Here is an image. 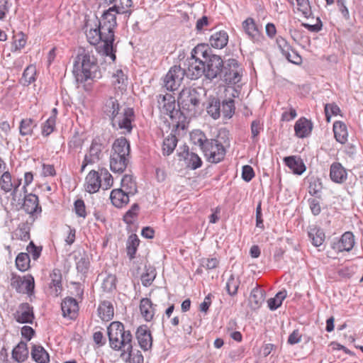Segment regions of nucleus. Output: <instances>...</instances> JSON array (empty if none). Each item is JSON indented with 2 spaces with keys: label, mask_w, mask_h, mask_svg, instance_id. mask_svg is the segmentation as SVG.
Here are the masks:
<instances>
[{
  "label": "nucleus",
  "mask_w": 363,
  "mask_h": 363,
  "mask_svg": "<svg viewBox=\"0 0 363 363\" xmlns=\"http://www.w3.org/2000/svg\"><path fill=\"white\" fill-rule=\"evenodd\" d=\"M139 308L141 315L146 321H150L152 320L155 315V309L154 305L150 298H141Z\"/></svg>",
  "instance_id": "29"
},
{
  "label": "nucleus",
  "mask_w": 363,
  "mask_h": 363,
  "mask_svg": "<svg viewBox=\"0 0 363 363\" xmlns=\"http://www.w3.org/2000/svg\"><path fill=\"white\" fill-rule=\"evenodd\" d=\"M72 73L77 83H84L89 79L95 80L102 77L97 59L84 48L79 50L75 57Z\"/></svg>",
  "instance_id": "1"
},
{
  "label": "nucleus",
  "mask_w": 363,
  "mask_h": 363,
  "mask_svg": "<svg viewBox=\"0 0 363 363\" xmlns=\"http://www.w3.org/2000/svg\"><path fill=\"white\" fill-rule=\"evenodd\" d=\"M240 284V281L239 278H235V275L232 274L228 279L225 285L228 294L231 296H235L238 293Z\"/></svg>",
  "instance_id": "52"
},
{
  "label": "nucleus",
  "mask_w": 363,
  "mask_h": 363,
  "mask_svg": "<svg viewBox=\"0 0 363 363\" xmlns=\"http://www.w3.org/2000/svg\"><path fill=\"white\" fill-rule=\"evenodd\" d=\"M334 135L337 142L345 144L347 140V129L345 123L342 121H335L333 124Z\"/></svg>",
  "instance_id": "35"
},
{
  "label": "nucleus",
  "mask_w": 363,
  "mask_h": 363,
  "mask_svg": "<svg viewBox=\"0 0 363 363\" xmlns=\"http://www.w3.org/2000/svg\"><path fill=\"white\" fill-rule=\"evenodd\" d=\"M221 103L220 100L214 96H211L206 107L207 113L213 118L218 119L221 114Z\"/></svg>",
  "instance_id": "37"
},
{
  "label": "nucleus",
  "mask_w": 363,
  "mask_h": 363,
  "mask_svg": "<svg viewBox=\"0 0 363 363\" xmlns=\"http://www.w3.org/2000/svg\"><path fill=\"white\" fill-rule=\"evenodd\" d=\"M36 68L33 65L28 66L23 71L21 79V84L23 86H28L35 81Z\"/></svg>",
  "instance_id": "43"
},
{
  "label": "nucleus",
  "mask_w": 363,
  "mask_h": 363,
  "mask_svg": "<svg viewBox=\"0 0 363 363\" xmlns=\"http://www.w3.org/2000/svg\"><path fill=\"white\" fill-rule=\"evenodd\" d=\"M228 42V35L225 30H219L211 35L209 39L211 45L216 49H222Z\"/></svg>",
  "instance_id": "31"
},
{
  "label": "nucleus",
  "mask_w": 363,
  "mask_h": 363,
  "mask_svg": "<svg viewBox=\"0 0 363 363\" xmlns=\"http://www.w3.org/2000/svg\"><path fill=\"white\" fill-rule=\"evenodd\" d=\"M218 264L219 260L216 257L203 258L201 259V266L208 270L216 269Z\"/></svg>",
  "instance_id": "61"
},
{
  "label": "nucleus",
  "mask_w": 363,
  "mask_h": 363,
  "mask_svg": "<svg viewBox=\"0 0 363 363\" xmlns=\"http://www.w3.org/2000/svg\"><path fill=\"white\" fill-rule=\"evenodd\" d=\"M204 58L206 59L204 62L205 77L211 81L219 79L225 60L219 55H208V53Z\"/></svg>",
  "instance_id": "9"
},
{
  "label": "nucleus",
  "mask_w": 363,
  "mask_h": 363,
  "mask_svg": "<svg viewBox=\"0 0 363 363\" xmlns=\"http://www.w3.org/2000/svg\"><path fill=\"white\" fill-rule=\"evenodd\" d=\"M298 20L302 22V26L303 27H305L311 32L317 33L322 29L323 24L320 18L318 17H317L316 18L313 17V21L308 19L309 21V22L308 23L303 22L301 18H298Z\"/></svg>",
  "instance_id": "55"
},
{
  "label": "nucleus",
  "mask_w": 363,
  "mask_h": 363,
  "mask_svg": "<svg viewBox=\"0 0 363 363\" xmlns=\"http://www.w3.org/2000/svg\"><path fill=\"white\" fill-rule=\"evenodd\" d=\"M243 69L240 63L235 58L225 60L219 79L225 85L233 86L241 82Z\"/></svg>",
  "instance_id": "7"
},
{
  "label": "nucleus",
  "mask_w": 363,
  "mask_h": 363,
  "mask_svg": "<svg viewBox=\"0 0 363 363\" xmlns=\"http://www.w3.org/2000/svg\"><path fill=\"white\" fill-rule=\"evenodd\" d=\"M203 46H196L191 53V57L188 58L184 63L186 67L182 68L185 72V75L191 79H197L203 74L205 76L204 62L196 57V55L201 53L203 57L207 55V50H203Z\"/></svg>",
  "instance_id": "6"
},
{
  "label": "nucleus",
  "mask_w": 363,
  "mask_h": 363,
  "mask_svg": "<svg viewBox=\"0 0 363 363\" xmlns=\"http://www.w3.org/2000/svg\"><path fill=\"white\" fill-rule=\"evenodd\" d=\"M158 107L161 111L168 115L172 120L180 118L184 113L180 109H176L174 97L170 94L157 96Z\"/></svg>",
  "instance_id": "12"
},
{
  "label": "nucleus",
  "mask_w": 363,
  "mask_h": 363,
  "mask_svg": "<svg viewBox=\"0 0 363 363\" xmlns=\"http://www.w3.org/2000/svg\"><path fill=\"white\" fill-rule=\"evenodd\" d=\"M94 28L91 27L89 30L86 31V36L87 41L92 45H97L100 42H102L100 35V29L97 26L95 21Z\"/></svg>",
  "instance_id": "45"
},
{
  "label": "nucleus",
  "mask_w": 363,
  "mask_h": 363,
  "mask_svg": "<svg viewBox=\"0 0 363 363\" xmlns=\"http://www.w3.org/2000/svg\"><path fill=\"white\" fill-rule=\"evenodd\" d=\"M18 310L13 313L15 320L18 323H33L35 318L33 307L28 303H21Z\"/></svg>",
  "instance_id": "19"
},
{
  "label": "nucleus",
  "mask_w": 363,
  "mask_h": 363,
  "mask_svg": "<svg viewBox=\"0 0 363 363\" xmlns=\"http://www.w3.org/2000/svg\"><path fill=\"white\" fill-rule=\"evenodd\" d=\"M116 277L115 275L109 274L103 280L101 288L105 292H111L116 287Z\"/></svg>",
  "instance_id": "56"
},
{
  "label": "nucleus",
  "mask_w": 363,
  "mask_h": 363,
  "mask_svg": "<svg viewBox=\"0 0 363 363\" xmlns=\"http://www.w3.org/2000/svg\"><path fill=\"white\" fill-rule=\"evenodd\" d=\"M28 348L27 344L21 341L12 350L11 356L18 363L24 362L28 357Z\"/></svg>",
  "instance_id": "30"
},
{
  "label": "nucleus",
  "mask_w": 363,
  "mask_h": 363,
  "mask_svg": "<svg viewBox=\"0 0 363 363\" xmlns=\"http://www.w3.org/2000/svg\"><path fill=\"white\" fill-rule=\"evenodd\" d=\"M313 124L312 121L305 117L296 121V137L304 138L311 135Z\"/></svg>",
  "instance_id": "27"
},
{
  "label": "nucleus",
  "mask_w": 363,
  "mask_h": 363,
  "mask_svg": "<svg viewBox=\"0 0 363 363\" xmlns=\"http://www.w3.org/2000/svg\"><path fill=\"white\" fill-rule=\"evenodd\" d=\"M30 256L28 253L21 252L16 258V268L21 272H26L30 268Z\"/></svg>",
  "instance_id": "47"
},
{
  "label": "nucleus",
  "mask_w": 363,
  "mask_h": 363,
  "mask_svg": "<svg viewBox=\"0 0 363 363\" xmlns=\"http://www.w3.org/2000/svg\"><path fill=\"white\" fill-rule=\"evenodd\" d=\"M31 357L37 363H48L50 356L41 345H33L31 349Z\"/></svg>",
  "instance_id": "34"
},
{
  "label": "nucleus",
  "mask_w": 363,
  "mask_h": 363,
  "mask_svg": "<svg viewBox=\"0 0 363 363\" xmlns=\"http://www.w3.org/2000/svg\"><path fill=\"white\" fill-rule=\"evenodd\" d=\"M122 358L129 363H143L144 362V357L139 350H137L136 353H134L133 350L131 352H127L125 357Z\"/></svg>",
  "instance_id": "57"
},
{
  "label": "nucleus",
  "mask_w": 363,
  "mask_h": 363,
  "mask_svg": "<svg viewBox=\"0 0 363 363\" xmlns=\"http://www.w3.org/2000/svg\"><path fill=\"white\" fill-rule=\"evenodd\" d=\"M135 337L139 346L143 351H148L152 348V337L147 325H142L137 328Z\"/></svg>",
  "instance_id": "18"
},
{
  "label": "nucleus",
  "mask_w": 363,
  "mask_h": 363,
  "mask_svg": "<svg viewBox=\"0 0 363 363\" xmlns=\"http://www.w3.org/2000/svg\"><path fill=\"white\" fill-rule=\"evenodd\" d=\"M340 112V108L335 103L326 104L325 106V114L328 122H330L332 116H337Z\"/></svg>",
  "instance_id": "58"
},
{
  "label": "nucleus",
  "mask_w": 363,
  "mask_h": 363,
  "mask_svg": "<svg viewBox=\"0 0 363 363\" xmlns=\"http://www.w3.org/2000/svg\"><path fill=\"white\" fill-rule=\"evenodd\" d=\"M264 291L258 287L252 290L249 297V305L252 310L255 311L261 306L264 299Z\"/></svg>",
  "instance_id": "32"
},
{
  "label": "nucleus",
  "mask_w": 363,
  "mask_h": 363,
  "mask_svg": "<svg viewBox=\"0 0 363 363\" xmlns=\"http://www.w3.org/2000/svg\"><path fill=\"white\" fill-rule=\"evenodd\" d=\"M11 286L14 289L17 293L32 295L35 289L34 278L31 274L21 277L12 273Z\"/></svg>",
  "instance_id": "11"
},
{
  "label": "nucleus",
  "mask_w": 363,
  "mask_h": 363,
  "mask_svg": "<svg viewBox=\"0 0 363 363\" xmlns=\"http://www.w3.org/2000/svg\"><path fill=\"white\" fill-rule=\"evenodd\" d=\"M130 196V194L125 192L122 189H113L110 194V199L115 207L121 208L129 203Z\"/></svg>",
  "instance_id": "25"
},
{
  "label": "nucleus",
  "mask_w": 363,
  "mask_h": 363,
  "mask_svg": "<svg viewBox=\"0 0 363 363\" xmlns=\"http://www.w3.org/2000/svg\"><path fill=\"white\" fill-rule=\"evenodd\" d=\"M62 315L70 319H74L79 311L77 300L72 297H66L61 303Z\"/></svg>",
  "instance_id": "21"
},
{
  "label": "nucleus",
  "mask_w": 363,
  "mask_h": 363,
  "mask_svg": "<svg viewBox=\"0 0 363 363\" xmlns=\"http://www.w3.org/2000/svg\"><path fill=\"white\" fill-rule=\"evenodd\" d=\"M296 13H300L301 18L313 21L311 6L308 0H296Z\"/></svg>",
  "instance_id": "36"
},
{
  "label": "nucleus",
  "mask_w": 363,
  "mask_h": 363,
  "mask_svg": "<svg viewBox=\"0 0 363 363\" xmlns=\"http://www.w3.org/2000/svg\"><path fill=\"white\" fill-rule=\"evenodd\" d=\"M235 106L234 100L229 99L223 101L221 104L220 111L223 118H230L235 113Z\"/></svg>",
  "instance_id": "48"
},
{
  "label": "nucleus",
  "mask_w": 363,
  "mask_h": 363,
  "mask_svg": "<svg viewBox=\"0 0 363 363\" xmlns=\"http://www.w3.org/2000/svg\"><path fill=\"white\" fill-rule=\"evenodd\" d=\"M179 149L182 150L179 152L177 155L179 157L184 159L188 168L195 170L201 167L203 162L201 157L194 152H190L188 145H184Z\"/></svg>",
  "instance_id": "17"
},
{
  "label": "nucleus",
  "mask_w": 363,
  "mask_h": 363,
  "mask_svg": "<svg viewBox=\"0 0 363 363\" xmlns=\"http://www.w3.org/2000/svg\"><path fill=\"white\" fill-rule=\"evenodd\" d=\"M140 244V240L137 235L131 234L126 242V252L127 255L130 259H133L135 257V254L138 250V247Z\"/></svg>",
  "instance_id": "41"
},
{
  "label": "nucleus",
  "mask_w": 363,
  "mask_h": 363,
  "mask_svg": "<svg viewBox=\"0 0 363 363\" xmlns=\"http://www.w3.org/2000/svg\"><path fill=\"white\" fill-rule=\"evenodd\" d=\"M190 139L194 145H198L202 152L203 151L206 144L210 139H208L203 132L199 130H194L190 134Z\"/></svg>",
  "instance_id": "42"
},
{
  "label": "nucleus",
  "mask_w": 363,
  "mask_h": 363,
  "mask_svg": "<svg viewBox=\"0 0 363 363\" xmlns=\"http://www.w3.org/2000/svg\"><path fill=\"white\" fill-rule=\"evenodd\" d=\"M116 6H112L105 11L100 19L96 17L95 21L100 29V35L104 43L101 52L105 56L109 57L112 62L116 59V50H113V42L115 40L114 29L117 26L116 16L114 13Z\"/></svg>",
  "instance_id": "2"
},
{
  "label": "nucleus",
  "mask_w": 363,
  "mask_h": 363,
  "mask_svg": "<svg viewBox=\"0 0 363 363\" xmlns=\"http://www.w3.org/2000/svg\"><path fill=\"white\" fill-rule=\"evenodd\" d=\"M277 43L282 55L288 60V61L295 64V61L291 59L290 55V51L294 50L292 47L288 43L286 39L279 36L277 38Z\"/></svg>",
  "instance_id": "46"
},
{
  "label": "nucleus",
  "mask_w": 363,
  "mask_h": 363,
  "mask_svg": "<svg viewBox=\"0 0 363 363\" xmlns=\"http://www.w3.org/2000/svg\"><path fill=\"white\" fill-rule=\"evenodd\" d=\"M74 211L77 216L85 218L86 216L84 201L82 199H77L74 201Z\"/></svg>",
  "instance_id": "63"
},
{
  "label": "nucleus",
  "mask_w": 363,
  "mask_h": 363,
  "mask_svg": "<svg viewBox=\"0 0 363 363\" xmlns=\"http://www.w3.org/2000/svg\"><path fill=\"white\" fill-rule=\"evenodd\" d=\"M308 235L315 247H320L325 239L323 230L315 225L308 227Z\"/></svg>",
  "instance_id": "28"
},
{
  "label": "nucleus",
  "mask_w": 363,
  "mask_h": 363,
  "mask_svg": "<svg viewBox=\"0 0 363 363\" xmlns=\"http://www.w3.org/2000/svg\"><path fill=\"white\" fill-rule=\"evenodd\" d=\"M135 111L133 108L125 107L118 115L116 121V127L118 129L124 130L125 134H130L133 130L132 123L135 121Z\"/></svg>",
  "instance_id": "14"
},
{
  "label": "nucleus",
  "mask_w": 363,
  "mask_h": 363,
  "mask_svg": "<svg viewBox=\"0 0 363 363\" xmlns=\"http://www.w3.org/2000/svg\"><path fill=\"white\" fill-rule=\"evenodd\" d=\"M110 347L116 351H121V357H124L127 352L133 349V335L130 330H125L124 325L119 321L112 322L107 328Z\"/></svg>",
  "instance_id": "3"
},
{
  "label": "nucleus",
  "mask_w": 363,
  "mask_h": 363,
  "mask_svg": "<svg viewBox=\"0 0 363 363\" xmlns=\"http://www.w3.org/2000/svg\"><path fill=\"white\" fill-rule=\"evenodd\" d=\"M178 140L175 135L170 134L163 140L162 154L164 156L170 155L177 147Z\"/></svg>",
  "instance_id": "40"
},
{
  "label": "nucleus",
  "mask_w": 363,
  "mask_h": 363,
  "mask_svg": "<svg viewBox=\"0 0 363 363\" xmlns=\"http://www.w3.org/2000/svg\"><path fill=\"white\" fill-rule=\"evenodd\" d=\"M127 194L134 196L138 192L136 182L133 177L129 174H125L121 179V188Z\"/></svg>",
  "instance_id": "38"
},
{
  "label": "nucleus",
  "mask_w": 363,
  "mask_h": 363,
  "mask_svg": "<svg viewBox=\"0 0 363 363\" xmlns=\"http://www.w3.org/2000/svg\"><path fill=\"white\" fill-rule=\"evenodd\" d=\"M26 250L28 252L27 253H28V255H31L32 258L34 260H36L40 256L42 247L36 246L33 241H30L26 247Z\"/></svg>",
  "instance_id": "62"
},
{
  "label": "nucleus",
  "mask_w": 363,
  "mask_h": 363,
  "mask_svg": "<svg viewBox=\"0 0 363 363\" xmlns=\"http://www.w3.org/2000/svg\"><path fill=\"white\" fill-rule=\"evenodd\" d=\"M130 143L124 137L115 140L110 154V169L113 172L123 173L130 161Z\"/></svg>",
  "instance_id": "4"
},
{
  "label": "nucleus",
  "mask_w": 363,
  "mask_h": 363,
  "mask_svg": "<svg viewBox=\"0 0 363 363\" xmlns=\"http://www.w3.org/2000/svg\"><path fill=\"white\" fill-rule=\"evenodd\" d=\"M156 277L155 269L151 266H145V272L141 276L142 284L145 286H150Z\"/></svg>",
  "instance_id": "51"
},
{
  "label": "nucleus",
  "mask_w": 363,
  "mask_h": 363,
  "mask_svg": "<svg viewBox=\"0 0 363 363\" xmlns=\"http://www.w3.org/2000/svg\"><path fill=\"white\" fill-rule=\"evenodd\" d=\"M178 106L189 118L196 117L202 111L201 94L195 88H184L178 97Z\"/></svg>",
  "instance_id": "5"
},
{
  "label": "nucleus",
  "mask_w": 363,
  "mask_h": 363,
  "mask_svg": "<svg viewBox=\"0 0 363 363\" xmlns=\"http://www.w3.org/2000/svg\"><path fill=\"white\" fill-rule=\"evenodd\" d=\"M50 283L49 284L50 294L53 296H58L62 291V274L58 269H54L50 274Z\"/></svg>",
  "instance_id": "26"
},
{
  "label": "nucleus",
  "mask_w": 363,
  "mask_h": 363,
  "mask_svg": "<svg viewBox=\"0 0 363 363\" xmlns=\"http://www.w3.org/2000/svg\"><path fill=\"white\" fill-rule=\"evenodd\" d=\"M113 78L114 79L113 84L116 88L121 90L126 89L128 78L121 69H117L113 74Z\"/></svg>",
  "instance_id": "53"
},
{
  "label": "nucleus",
  "mask_w": 363,
  "mask_h": 363,
  "mask_svg": "<svg viewBox=\"0 0 363 363\" xmlns=\"http://www.w3.org/2000/svg\"><path fill=\"white\" fill-rule=\"evenodd\" d=\"M354 243L353 233L347 231L342 234L337 242L334 244L333 248L339 252H350L353 248Z\"/></svg>",
  "instance_id": "23"
},
{
  "label": "nucleus",
  "mask_w": 363,
  "mask_h": 363,
  "mask_svg": "<svg viewBox=\"0 0 363 363\" xmlns=\"http://www.w3.org/2000/svg\"><path fill=\"white\" fill-rule=\"evenodd\" d=\"M185 75V72L179 65L172 66L164 78V85L165 88L170 91L177 90Z\"/></svg>",
  "instance_id": "13"
},
{
  "label": "nucleus",
  "mask_w": 363,
  "mask_h": 363,
  "mask_svg": "<svg viewBox=\"0 0 363 363\" xmlns=\"http://www.w3.org/2000/svg\"><path fill=\"white\" fill-rule=\"evenodd\" d=\"M101 186V177L98 172L91 170L85 178V190L89 194L99 191Z\"/></svg>",
  "instance_id": "22"
},
{
  "label": "nucleus",
  "mask_w": 363,
  "mask_h": 363,
  "mask_svg": "<svg viewBox=\"0 0 363 363\" xmlns=\"http://www.w3.org/2000/svg\"><path fill=\"white\" fill-rule=\"evenodd\" d=\"M106 145V140L103 136L97 135L92 139L88 154L85 155L82 162L81 172H84L88 164H94L101 160L102 151Z\"/></svg>",
  "instance_id": "8"
},
{
  "label": "nucleus",
  "mask_w": 363,
  "mask_h": 363,
  "mask_svg": "<svg viewBox=\"0 0 363 363\" xmlns=\"http://www.w3.org/2000/svg\"><path fill=\"white\" fill-rule=\"evenodd\" d=\"M255 177L253 168L248 164L244 165L242 169V179L246 182H250Z\"/></svg>",
  "instance_id": "64"
},
{
  "label": "nucleus",
  "mask_w": 363,
  "mask_h": 363,
  "mask_svg": "<svg viewBox=\"0 0 363 363\" xmlns=\"http://www.w3.org/2000/svg\"><path fill=\"white\" fill-rule=\"evenodd\" d=\"M76 260V268L78 272L86 274L88 272L90 261L89 256L85 252H79L78 255L74 256Z\"/></svg>",
  "instance_id": "39"
},
{
  "label": "nucleus",
  "mask_w": 363,
  "mask_h": 363,
  "mask_svg": "<svg viewBox=\"0 0 363 363\" xmlns=\"http://www.w3.org/2000/svg\"><path fill=\"white\" fill-rule=\"evenodd\" d=\"M242 27L245 34L254 43H262L264 36L262 33V30L258 28L254 18L251 17L247 18L242 21Z\"/></svg>",
  "instance_id": "15"
},
{
  "label": "nucleus",
  "mask_w": 363,
  "mask_h": 363,
  "mask_svg": "<svg viewBox=\"0 0 363 363\" xmlns=\"http://www.w3.org/2000/svg\"><path fill=\"white\" fill-rule=\"evenodd\" d=\"M121 108V106L118 101L114 97H109L104 103L103 113L108 118L113 128H116V121L121 113L120 112Z\"/></svg>",
  "instance_id": "16"
},
{
  "label": "nucleus",
  "mask_w": 363,
  "mask_h": 363,
  "mask_svg": "<svg viewBox=\"0 0 363 363\" xmlns=\"http://www.w3.org/2000/svg\"><path fill=\"white\" fill-rule=\"evenodd\" d=\"M23 208L28 214L31 216L39 214L42 211L39 205L38 197L32 193L24 196Z\"/></svg>",
  "instance_id": "20"
},
{
  "label": "nucleus",
  "mask_w": 363,
  "mask_h": 363,
  "mask_svg": "<svg viewBox=\"0 0 363 363\" xmlns=\"http://www.w3.org/2000/svg\"><path fill=\"white\" fill-rule=\"evenodd\" d=\"M203 152L209 162L216 164L223 160L226 150L221 142L218 139L212 138L206 144Z\"/></svg>",
  "instance_id": "10"
},
{
  "label": "nucleus",
  "mask_w": 363,
  "mask_h": 363,
  "mask_svg": "<svg viewBox=\"0 0 363 363\" xmlns=\"http://www.w3.org/2000/svg\"><path fill=\"white\" fill-rule=\"evenodd\" d=\"M330 177L333 182L342 184L347 180V173L340 163L333 162L330 168Z\"/></svg>",
  "instance_id": "24"
},
{
  "label": "nucleus",
  "mask_w": 363,
  "mask_h": 363,
  "mask_svg": "<svg viewBox=\"0 0 363 363\" xmlns=\"http://www.w3.org/2000/svg\"><path fill=\"white\" fill-rule=\"evenodd\" d=\"M56 121L54 116H50L49 118L44 123L42 128V134L44 136H48L51 134L55 128Z\"/></svg>",
  "instance_id": "59"
},
{
  "label": "nucleus",
  "mask_w": 363,
  "mask_h": 363,
  "mask_svg": "<svg viewBox=\"0 0 363 363\" xmlns=\"http://www.w3.org/2000/svg\"><path fill=\"white\" fill-rule=\"evenodd\" d=\"M36 126L35 121L32 118H23L20 122V134L23 136L32 135L33 128Z\"/></svg>",
  "instance_id": "49"
},
{
  "label": "nucleus",
  "mask_w": 363,
  "mask_h": 363,
  "mask_svg": "<svg viewBox=\"0 0 363 363\" xmlns=\"http://www.w3.org/2000/svg\"><path fill=\"white\" fill-rule=\"evenodd\" d=\"M19 239L22 241H27L30 238V228L28 223H23L18 225Z\"/></svg>",
  "instance_id": "60"
},
{
  "label": "nucleus",
  "mask_w": 363,
  "mask_h": 363,
  "mask_svg": "<svg viewBox=\"0 0 363 363\" xmlns=\"http://www.w3.org/2000/svg\"><path fill=\"white\" fill-rule=\"evenodd\" d=\"M99 315L103 321H109L113 318L114 308L109 301H102L98 308Z\"/></svg>",
  "instance_id": "33"
},
{
  "label": "nucleus",
  "mask_w": 363,
  "mask_h": 363,
  "mask_svg": "<svg viewBox=\"0 0 363 363\" xmlns=\"http://www.w3.org/2000/svg\"><path fill=\"white\" fill-rule=\"evenodd\" d=\"M287 296V292L285 289L278 292L276 296L273 298H270L267 301L268 307L271 311H274L277 309L282 303V301Z\"/></svg>",
  "instance_id": "50"
},
{
  "label": "nucleus",
  "mask_w": 363,
  "mask_h": 363,
  "mask_svg": "<svg viewBox=\"0 0 363 363\" xmlns=\"http://www.w3.org/2000/svg\"><path fill=\"white\" fill-rule=\"evenodd\" d=\"M140 206L138 203H133L130 208L126 211L123 217V220L128 225H131L134 222L135 218L137 217Z\"/></svg>",
  "instance_id": "54"
},
{
  "label": "nucleus",
  "mask_w": 363,
  "mask_h": 363,
  "mask_svg": "<svg viewBox=\"0 0 363 363\" xmlns=\"http://www.w3.org/2000/svg\"><path fill=\"white\" fill-rule=\"evenodd\" d=\"M13 185L12 182V177L9 171L3 172L0 177V189L5 194L11 192L13 189Z\"/></svg>",
  "instance_id": "44"
}]
</instances>
